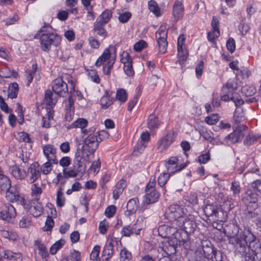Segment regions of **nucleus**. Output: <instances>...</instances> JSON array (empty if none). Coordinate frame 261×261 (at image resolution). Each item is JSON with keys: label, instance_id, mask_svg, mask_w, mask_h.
I'll return each mask as SVG.
<instances>
[{"label": "nucleus", "instance_id": "f257e3e1", "mask_svg": "<svg viewBox=\"0 0 261 261\" xmlns=\"http://www.w3.org/2000/svg\"><path fill=\"white\" fill-rule=\"evenodd\" d=\"M233 230L234 232L231 234V241L236 245L239 252L241 253H245L246 246L249 243L248 247L251 248V244L254 242L255 237L247 229L240 231L238 227L233 226Z\"/></svg>", "mask_w": 261, "mask_h": 261}, {"label": "nucleus", "instance_id": "f03ea898", "mask_svg": "<svg viewBox=\"0 0 261 261\" xmlns=\"http://www.w3.org/2000/svg\"><path fill=\"white\" fill-rule=\"evenodd\" d=\"M116 50V48L114 46L110 45L109 48L105 49L95 63V66L97 67L103 65V72L107 75H110L111 71L115 61V59L111 57V51L115 52Z\"/></svg>", "mask_w": 261, "mask_h": 261}, {"label": "nucleus", "instance_id": "7ed1b4c3", "mask_svg": "<svg viewBox=\"0 0 261 261\" xmlns=\"http://www.w3.org/2000/svg\"><path fill=\"white\" fill-rule=\"evenodd\" d=\"M99 142L96 135L86 137L83 140V159L88 161L90 156L92 155L97 149Z\"/></svg>", "mask_w": 261, "mask_h": 261}, {"label": "nucleus", "instance_id": "20e7f679", "mask_svg": "<svg viewBox=\"0 0 261 261\" xmlns=\"http://www.w3.org/2000/svg\"><path fill=\"white\" fill-rule=\"evenodd\" d=\"M175 223L178 227V230L180 229L184 230L187 233H193L196 228L194 217L192 215H189L186 218L183 217L175 221Z\"/></svg>", "mask_w": 261, "mask_h": 261}, {"label": "nucleus", "instance_id": "39448f33", "mask_svg": "<svg viewBox=\"0 0 261 261\" xmlns=\"http://www.w3.org/2000/svg\"><path fill=\"white\" fill-rule=\"evenodd\" d=\"M82 150L77 147L73 161V168L69 171L66 169L63 170V176L65 178L75 177L81 171Z\"/></svg>", "mask_w": 261, "mask_h": 261}, {"label": "nucleus", "instance_id": "423d86ee", "mask_svg": "<svg viewBox=\"0 0 261 261\" xmlns=\"http://www.w3.org/2000/svg\"><path fill=\"white\" fill-rule=\"evenodd\" d=\"M60 39V36L56 34L53 33H43L39 38L40 47L43 51H48L50 49L51 45L56 41L58 42Z\"/></svg>", "mask_w": 261, "mask_h": 261}, {"label": "nucleus", "instance_id": "0eeeda50", "mask_svg": "<svg viewBox=\"0 0 261 261\" xmlns=\"http://www.w3.org/2000/svg\"><path fill=\"white\" fill-rule=\"evenodd\" d=\"M185 214L183 207L177 204H172L170 205L166 211L165 215L169 221L175 222L178 219H181Z\"/></svg>", "mask_w": 261, "mask_h": 261}, {"label": "nucleus", "instance_id": "6e6552de", "mask_svg": "<svg viewBox=\"0 0 261 261\" xmlns=\"http://www.w3.org/2000/svg\"><path fill=\"white\" fill-rule=\"evenodd\" d=\"M167 34V29L163 26H161L155 33V38L158 44L159 53L164 54L166 52L168 45Z\"/></svg>", "mask_w": 261, "mask_h": 261}, {"label": "nucleus", "instance_id": "1a4fd4ad", "mask_svg": "<svg viewBox=\"0 0 261 261\" xmlns=\"http://www.w3.org/2000/svg\"><path fill=\"white\" fill-rule=\"evenodd\" d=\"M176 134L173 130L167 132L166 135L163 137L158 143L157 149L159 152H163L166 150L175 141Z\"/></svg>", "mask_w": 261, "mask_h": 261}, {"label": "nucleus", "instance_id": "9d476101", "mask_svg": "<svg viewBox=\"0 0 261 261\" xmlns=\"http://www.w3.org/2000/svg\"><path fill=\"white\" fill-rule=\"evenodd\" d=\"M52 90L59 96L65 97L68 93L67 84L62 79H55L52 83Z\"/></svg>", "mask_w": 261, "mask_h": 261}, {"label": "nucleus", "instance_id": "9b49d317", "mask_svg": "<svg viewBox=\"0 0 261 261\" xmlns=\"http://www.w3.org/2000/svg\"><path fill=\"white\" fill-rule=\"evenodd\" d=\"M243 137L244 134L242 129L240 127H238L232 133H230L225 138L224 141L226 143L229 145L239 142Z\"/></svg>", "mask_w": 261, "mask_h": 261}, {"label": "nucleus", "instance_id": "f8f14e48", "mask_svg": "<svg viewBox=\"0 0 261 261\" xmlns=\"http://www.w3.org/2000/svg\"><path fill=\"white\" fill-rule=\"evenodd\" d=\"M44 155L48 161H51L54 164H57L58 161L56 158V148L53 145L47 144L43 148Z\"/></svg>", "mask_w": 261, "mask_h": 261}, {"label": "nucleus", "instance_id": "ddd939ff", "mask_svg": "<svg viewBox=\"0 0 261 261\" xmlns=\"http://www.w3.org/2000/svg\"><path fill=\"white\" fill-rule=\"evenodd\" d=\"M15 198L16 197H14ZM17 199L20 201L21 204L24 208L27 210H30L36 206V203H39V198H34L30 199L29 197H17Z\"/></svg>", "mask_w": 261, "mask_h": 261}, {"label": "nucleus", "instance_id": "4468645a", "mask_svg": "<svg viewBox=\"0 0 261 261\" xmlns=\"http://www.w3.org/2000/svg\"><path fill=\"white\" fill-rule=\"evenodd\" d=\"M178 231V227L176 225L175 222L171 223V225H162L159 228V233H161L163 231H165V234H161L163 237H169L170 236L174 235Z\"/></svg>", "mask_w": 261, "mask_h": 261}, {"label": "nucleus", "instance_id": "2eb2a0df", "mask_svg": "<svg viewBox=\"0 0 261 261\" xmlns=\"http://www.w3.org/2000/svg\"><path fill=\"white\" fill-rule=\"evenodd\" d=\"M184 14V7L180 1H176L173 6L172 15L176 21L181 19Z\"/></svg>", "mask_w": 261, "mask_h": 261}, {"label": "nucleus", "instance_id": "dca6fc26", "mask_svg": "<svg viewBox=\"0 0 261 261\" xmlns=\"http://www.w3.org/2000/svg\"><path fill=\"white\" fill-rule=\"evenodd\" d=\"M0 253L3 254V257L12 261L21 260L22 254L20 252H14L10 250L2 249Z\"/></svg>", "mask_w": 261, "mask_h": 261}, {"label": "nucleus", "instance_id": "f3484780", "mask_svg": "<svg viewBox=\"0 0 261 261\" xmlns=\"http://www.w3.org/2000/svg\"><path fill=\"white\" fill-rule=\"evenodd\" d=\"M28 173L31 174V180L34 182L41 175V168L38 163L35 162L31 165L28 169Z\"/></svg>", "mask_w": 261, "mask_h": 261}, {"label": "nucleus", "instance_id": "a211bd4d", "mask_svg": "<svg viewBox=\"0 0 261 261\" xmlns=\"http://www.w3.org/2000/svg\"><path fill=\"white\" fill-rule=\"evenodd\" d=\"M155 177L151 176L146 186V196H158L161 194L155 189Z\"/></svg>", "mask_w": 261, "mask_h": 261}, {"label": "nucleus", "instance_id": "6ab92c4d", "mask_svg": "<svg viewBox=\"0 0 261 261\" xmlns=\"http://www.w3.org/2000/svg\"><path fill=\"white\" fill-rule=\"evenodd\" d=\"M57 100V96L51 91L47 90L45 91L44 101L47 106L53 108L56 105Z\"/></svg>", "mask_w": 261, "mask_h": 261}, {"label": "nucleus", "instance_id": "aec40b11", "mask_svg": "<svg viewBox=\"0 0 261 261\" xmlns=\"http://www.w3.org/2000/svg\"><path fill=\"white\" fill-rule=\"evenodd\" d=\"M160 248L165 252L166 254L169 255L176 252V248L171 240H165L162 242V245Z\"/></svg>", "mask_w": 261, "mask_h": 261}, {"label": "nucleus", "instance_id": "412c9836", "mask_svg": "<svg viewBox=\"0 0 261 261\" xmlns=\"http://www.w3.org/2000/svg\"><path fill=\"white\" fill-rule=\"evenodd\" d=\"M12 212H15V210L12 205L8 203L7 209L3 210L0 212V219L9 222L13 217Z\"/></svg>", "mask_w": 261, "mask_h": 261}, {"label": "nucleus", "instance_id": "4be33fe9", "mask_svg": "<svg viewBox=\"0 0 261 261\" xmlns=\"http://www.w3.org/2000/svg\"><path fill=\"white\" fill-rule=\"evenodd\" d=\"M34 245L36 246L38 250V253L42 258H46L49 256L47 247L41 241L35 240Z\"/></svg>", "mask_w": 261, "mask_h": 261}, {"label": "nucleus", "instance_id": "5701e85b", "mask_svg": "<svg viewBox=\"0 0 261 261\" xmlns=\"http://www.w3.org/2000/svg\"><path fill=\"white\" fill-rule=\"evenodd\" d=\"M160 125L159 118L154 114L150 115L147 119V127L150 130L158 128Z\"/></svg>", "mask_w": 261, "mask_h": 261}, {"label": "nucleus", "instance_id": "b1692460", "mask_svg": "<svg viewBox=\"0 0 261 261\" xmlns=\"http://www.w3.org/2000/svg\"><path fill=\"white\" fill-rule=\"evenodd\" d=\"M88 122L86 119L83 118V139L86 137H91L92 135H95L96 127L92 126L87 129L86 127L88 125Z\"/></svg>", "mask_w": 261, "mask_h": 261}, {"label": "nucleus", "instance_id": "393cba45", "mask_svg": "<svg viewBox=\"0 0 261 261\" xmlns=\"http://www.w3.org/2000/svg\"><path fill=\"white\" fill-rule=\"evenodd\" d=\"M11 174L17 179H23L26 176V172L24 170L21 169L17 166H12L10 168Z\"/></svg>", "mask_w": 261, "mask_h": 261}, {"label": "nucleus", "instance_id": "a878e982", "mask_svg": "<svg viewBox=\"0 0 261 261\" xmlns=\"http://www.w3.org/2000/svg\"><path fill=\"white\" fill-rule=\"evenodd\" d=\"M127 186L126 181L123 179H121L119 180L113 190V196H119L123 193L124 189Z\"/></svg>", "mask_w": 261, "mask_h": 261}, {"label": "nucleus", "instance_id": "bb28decb", "mask_svg": "<svg viewBox=\"0 0 261 261\" xmlns=\"http://www.w3.org/2000/svg\"><path fill=\"white\" fill-rule=\"evenodd\" d=\"M113 252L114 246L113 244V241L111 240L110 242L105 246L103 250L102 255L105 257L103 259L108 260L113 255Z\"/></svg>", "mask_w": 261, "mask_h": 261}, {"label": "nucleus", "instance_id": "cd10ccee", "mask_svg": "<svg viewBox=\"0 0 261 261\" xmlns=\"http://www.w3.org/2000/svg\"><path fill=\"white\" fill-rule=\"evenodd\" d=\"M112 15V13L110 10H106L98 17L96 22L106 25L110 21Z\"/></svg>", "mask_w": 261, "mask_h": 261}, {"label": "nucleus", "instance_id": "c85d7f7f", "mask_svg": "<svg viewBox=\"0 0 261 261\" xmlns=\"http://www.w3.org/2000/svg\"><path fill=\"white\" fill-rule=\"evenodd\" d=\"M10 184L9 178L3 174H0V191H8L10 187Z\"/></svg>", "mask_w": 261, "mask_h": 261}, {"label": "nucleus", "instance_id": "c756f323", "mask_svg": "<svg viewBox=\"0 0 261 261\" xmlns=\"http://www.w3.org/2000/svg\"><path fill=\"white\" fill-rule=\"evenodd\" d=\"M36 206L30 210V213L34 217L40 216L43 213V207L40 202L36 203Z\"/></svg>", "mask_w": 261, "mask_h": 261}, {"label": "nucleus", "instance_id": "7c9ffc66", "mask_svg": "<svg viewBox=\"0 0 261 261\" xmlns=\"http://www.w3.org/2000/svg\"><path fill=\"white\" fill-rule=\"evenodd\" d=\"M105 25L103 24L100 23V22H95L94 24V31L103 38H105L108 35L107 32L104 28Z\"/></svg>", "mask_w": 261, "mask_h": 261}, {"label": "nucleus", "instance_id": "2f4dec72", "mask_svg": "<svg viewBox=\"0 0 261 261\" xmlns=\"http://www.w3.org/2000/svg\"><path fill=\"white\" fill-rule=\"evenodd\" d=\"M18 91V85L16 83H12L8 89V97L13 99L16 98Z\"/></svg>", "mask_w": 261, "mask_h": 261}, {"label": "nucleus", "instance_id": "473e14b6", "mask_svg": "<svg viewBox=\"0 0 261 261\" xmlns=\"http://www.w3.org/2000/svg\"><path fill=\"white\" fill-rule=\"evenodd\" d=\"M261 253H256L253 249L245 255V261H261Z\"/></svg>", "mask_w": 261, "mask_h": 261}, {"label": "nucleus", "instance_id": "72a5a7b5", "mask_svg": "<svg viewBox=\"0 0 261 261\" xmlns=\"http://www.w3.org/2000/svg\"><path fill=\"white\" fill-rule=\"evenodd\" d=\"M65 244V241L64 239H60L56 241L50 248V252L51 254H56L57 251L61 249Z\"/></svg>", "mask_w": 261, "mask_h": 261}, {"label": "nucleus", "instance_id": "f704fd0d", "mask_svg": "<svg viewBox=\"0 0 261 261\" xmlns=\"http://www.w3.org/2000/svg\"><path fill=\"white\" fill-rule=\"evenodd\" d=\"M205 215L207 217L217 216L218 211L216 207L214 205L207 204L203 209Z\"/></svg>", "mask_w": 261, "mask_h": 261}, {"label": "nucleus", "instance_id": "c9c22d12", "mask_svg": "<svg viewBox=\"0 0 261 261\" xmlns=\"http://www.w3.org/2000/svg\"><path fill=\"white\" fill-rule=\"evenodd\" d=\"M1 235L3 237L13 241L17 240L18 238L17 233L13 231L4 230V231H2Z\"/></svg>", "mask_w": 261, "mask_h": 261}, {"label": "nucleus", "instance_id": "e433bc0d", "mask_svg": "<svg viewBox=\"0 0 261 261\" xmlns=\"http://www.w3.org/2000/svg\"><path fill=\"white\" fill-rule=\"evenodd\" d=\"M236 91V87H233V83L227 82V83L222 87V92L223 93H227L230 96H232L233 93Z\"/></svg>", "mask_w": 261, "mask_h": 261}, {"label": "nucleus", "instance_id": "4c0bfd02", "mask_svg": "<svg viewBox=\"0 0 261 261\" xmlns=\"http://www.w3.org/2000/svg\"><path fill=\"white\" fill-rule=\"evenodd\" d=\"M113 103V99L110 98L107 92L100 99V103L101 107L105 109L108 108Z\"/></svg>", "mask_w": 261, "mask_h": 261}, {"label": "nucleus", "instance_id": "58836bf2", "mask_svg": "<svg viewBox=\"0 0 261 261\" xmlns=\"http://www.w3.org/2000/svg\"><path fill=\"white\" fill-rule=\"evenodd\" d=\"M83 4L87 11L88 19L89 20H93L94 19V15L92 12L93 7L90 5V0H83Z\"/></svg>", "mask_w": 261, "mask_h": 261}, {"label": "nucleus", "instance_id": "ea45409f", "mask_svg": "<svg viewBox=\"0 0 261 261\" xmlns=\"http://www.w3.org/2000/svg\"><path fill=\"white\" fill-rule=\"evenodd\" d=\"M147 144L139 140L133 150V154L136 156L140 155L143 152Z\"/></svg>", "mask_w": 261, "mask_h": 261}, {"label": "nucleus", "instance_id": "a19ab883", "mask_svg": "<svg viewBox=\"0 0 261 261\" xmlns=\"http://www.w3.org/2000/svg\"><path fill=\"white\" fill-rule=\"evenodd\" d=\"M148 8L149 10L153 12L156 16L161 15L160 9L158 6L157 3L153 0H151L148 2Z\"/></svg>", "mask_w": 261, "mask_h": 261}, {"label": "nucleus", "instance_id": "79ce46f5", "mask_svg": "<svg viewBox=\"0 0 261 261\" xmlns=\"http://www.w3.org/2000/svg\"><path fill=\"white\" fill-rule=\"evenodd\" d=\"M100 166L101 163L98 159L97 161L93 162V163L91 165L90 168L88 170V173H92L94 175H95L99 171Z\"/></svg>", "mask_w": 261, "mask_h": 261}, {"label": "nucleus", "instance_id": "37998d69", "mask_svg": "<svg viewBox=\"0 0 261 261\" xmlns=\"http://www.w3.org/2000/svg\"><path fill=\"white\" fill-rule=\"evenodd\" d=\"M116 98L122 103L125 102L127 98L125 90L123 89H118L116 94Z\"/></svg>", "mask_w": 261, "mask_h": 261}, {"label": "nucleus", "instance_id": "c03bdc74", "mask_svg": "<svg viewBox=\"0 0 261 261\" xmlns=\"http://www.w3.org/2000/svg\"><path fill=\"white\" fill-rule=\"evenodd\" d=\"M31 218L29 215L23 216L19 221V226L21 228H26L31 225Z\"/></svg>", "mask_w": 261, "mask_h": 261}, {"label": "nucleus", "instance_id": "a18cd8bd", "mask_svg": "<svg viewBox=\"0 0 261 261\" xmlns=\"http://www.w3.org/2000/svg\"><path fill=\"white\" fill-rule=\"evenodd\" d=\"M143 226V220L138 219L136 223L133 225L132 228L134 233L139 234L140 231L142 229Z\"/></svg>", "mask_w": 261, "mask_h": 261}, {"label": "nucleus", "instance_id": "49530a36", "mask_svg": "<svg viewBox=\"0 0 261 261\" xmlns=\"http://www.w3.org/2000/svg\"><path fill=\"white\" fill-rule=\"evenodd\" d=\"M137 200H138V198L137 197H135L130 199L128 201L127 204V211H130L132 213H134L136 211L138 207Z\"/></svg>", "mask_w": 261, "mask_h": 261}, {"label": "nucleus", "instance_id": "de8ad7c7", "mask_svg": "<svg viewBox=\"0 0 261 261\" xmlns=\"http://www.w3.org/2000/svg\"><path fill=\"white\" fill-rule=\"evenodd\" d=\"M37 68V64H33L32 65V69L27 71V79L28 81V85H29L33 81L34 74L36 72Z\"/></svg>", "mask_w": 261, "mask_h": 261}, {"label": "nucleus", "instance_id": "09e8293b", "mask_svg": "<svg viewBox=\"0 0 261 261\" xmlns=\"http://www.w3.org/2000/svg\"><path fill=\"white\" fill-rule=\"evenodd\" d=\"M51 164H53L51 161L47 160V162L43 164L42 166H40L41 172L42 171L43 174L46 175L49 174L52 170L53 166Z\"/></svg>", "mask_w": 261, "mask_h": 261}, {"label": "nucleus", "instance_id": "8fccbe9b", "mask_svg": "<svg viewBox=\"0 0 261 261\" xmlns=\"http://www.w3.org/2000/svg\"><path fill=\"white\" fill-rule=\"evenodd\" d=\"M70 261H81V252L73 249L69 255Z\"/></svg>", "mask_w": 261, "mask_h": 261}, {"label": "nucleus", "instance_id": "3c124183", "mask_svg": "<svg viewBox=\"0 0 261 261\" xmlns=\"http://www.w3.org/2000/svg\"><path fill=\"white\" fill-rule=\"evenodd\" d=\"M120 259L122 261H128L132 258V253L126 248L122 249L120 253Z\"/></svg>", "mask_w": 261, "mask_h": 261}, {"label": "nucleus", "instance_id": "603ef678", "mask_svg": "<svg viewBox=\"0 0 261 261\" xmlns=\"http://www.w3.org/2000/svg\"><path fill=\"white\" fill-rule=\"evenodd\" d=\"M88 78L92 81L93 82L99 84L100 82V79L97 74V71L94 70H92L89 72L88 74Z\"/></svg>", "mask_w": 261, "mask_h": 261}, {"label": "nucleus", "instance_id": "864d4df0", "mask_svg": "<svg viewBox=\"0 0 261 261\" xmlns=\"http://www.w3.org/2000/svg\"><path fill=\"white\" fill-rule=\"evenodd\" d=\"M170 177V174L168 173H164L161 174L158 178V184L160 187L164 186L168 179Z\"/></svg>", "mask_w": 261, "mask_h": 261}, {"label": "nucleus", "instance_id": "5fc2aeb1", "mask_svg": "<svg viewBox=\"0 0 261 261\" xmlns=\"http://www.w3.org/2000/svg\"><path fill=\"white\" fill-rule=\"evenodd\" d=\"M18 135L19 137V140L22 142H25L27 143H32V141L30 138L29 134L24 132L19 133Z\"/></svg>", "mask_w": 261, "mask_h": 261}, {"label": "nucleus", "instance_id": "6e6d98bb", "mask_svg": "<svg viewBox=\"0 0 261 261\" xmlns=\"http://www.w3.org/2000/svg\"><path fill=\"white\" fill-rule=\"evenodd\" d=\"M51 26L46 23H44V25L38 31L37 33L35 35V38H36V36L37 35H39L40 33H51V30H52Z\"/></svg>", "mask_w": 261, "mask_h": 261}, {"label": "nucleus", "instance_id": "4d7b16f0", "mask_svg": "<svg viewBox=\"0 0 261 261\" xmlns=\"http://www.w3.org/2000/svg\"><path fill=\"white\" fill-rule=\"evenodd\" d=\"M121 56V62L124 66L132 63V59L127 52H123Z\"/></svg>", "mask_w": 261, "mask_h": 261}, {"label": "nucleus", "instance_id": "13d9d810", "mask_svg": "<svg viewBox=\"0 0 261 261\" xmlns=\"http://www.w3.org/2000/svg\"><path fill=\"white\" fill-rule=\"evenodd\" d=\"M95 135H96V137L98 138L99 142L102 141L103 139L108 138L109 136L108 132L105 130L97 132L95 133Z\"/></svg>", "mask_w": 261, "mask_h": 261}, {"label": "nucleus", "instance_id": "bf43d9fd", "mask_svg": "<svg viewBox=\"0 0 261 261\" xmlns=\"http://www.w3.org/2000/svg\"><path fill=\"white\" fill-rule=\"evenodd\" d=\"M109 227L108 222L106 220L100 221L99 224V230L101 234H105Z\"/></svg>", "mask_w": 261, "mask_h": 261}, {"label": "nucleus", "instance_id": "052dcab7", "mask_svg": "<svg viewBox=\"0 0 261 261\" xmlns=\"http://www.w3.org/2000/svg\"><path fill=\"white\" fill-rule=\"evenodd\" d=\"M226 46L227 49L232 53L236 49V42L232 38H229L226 43Z\"/></svg>", "mask_w": 261, "mask_h": 261}, {"label": "nucleus", "instance_id": "680f3d73", "mask_svg": "<svg viewBox=\"0 0 261 261\" xmlns=\"http://www.w3.org/2000/svg\"><path fill=\"white\" fill-rule=\"evenodd\" d=\"M121 233L122 236L130 237L132 234L134 233L130 226L126 225L122 228Z\"/></svg>", "mask_w": 261, "mask_h": 261}, {"label": "nucleus", "instance_id": "e2e57ef3", "mask_svg": "<svg viewBox=\"0 0 261 261\" xmlns=\"http://www.w3.org/2000/svg\"><path fill=\"white\" fill-rule=\"evenodd\" d=\"M146 46V42L145 41L141 40L135 44L134 49L137 51H140L142 49L145 48Z\"/></svg>", "mask_w": 261, "mask_h": 261}, {"label": "nucleus", "instance_id": "0e129e2a", "mask_svg": "<svg viewBox=\"0 0 261 261\" xmlns=\"http://www.w3.org/2000/svg\"><path fill=\"white\" fill-rule=\"evenodd\" d=\"M178 56L181 61L186 60L188 57V53L186 50H184L182 46L177 47Z\"/></svg>", "mask_w": 261, "mask_h": 261}, {"label": "nucleus", "instance_id": "69168bd1", "mask_svg": "<svg viewBox=\"0 0 261 261\" xmlns=\"http://www.w3.org/2000/svg\"><path fill=\"white\" fill-rule=\"evenodd\" d=\"M132 14L129 12L123 13L119 16V20L122 23L126 22L131 17Z\"/></svg>", "mask_w": 261, "mask_h": 261}, {"label": "nucleus", "instance_id": "338daca9", "mask_svg": "<svg viewBox=\"0 0 261 261\" xmlns=\"http://www.w3.org/2000/svg\"><path fill=\"white\" fill-rule=\"evenodd\" d=\"M116 208V206L113 205L108 206L105 210L106 216L109 218L113 217L115 214Z\"/></svg>", "mask_w": 261, "mask_h": 261}, {"label": "nucleus", "instance_id": "774afa93", "mask_svg": "<svg viewBox=\"0 0 261 261\" xmlns=\"http://www.w3.org/2000/svg\"><path fill=\"white\" fill-rule=\"evenodd\" d=\"M142 261H171L170 259L168 258H161L159 259L156 258H153L151 256L149 255H145L142 257Z\"/></svg>", "mask_w": 261, "mask_h": 261}]
</instances>
